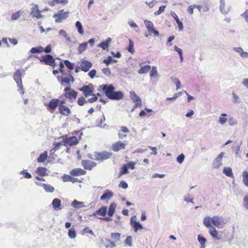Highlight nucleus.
<instances>
[{
	"label": "nucleus",
	"instance_id": "8",
	"mask_svg": "<svg viewBox=\"0 0 248 248\" xmlns=\"http://www.w3.org/2000/svg\"><path fill=\"white\" fill-rule=\"evenodd\" d=\"M61 103L59 99L53 98L48 103H45V105L47 107V109L50 112H53L58 107Z\"/></svg>",
	"mask_w": 248,
	"mask_h": 248
},
{
	"label": "nucleus",
	"instance_id": "6",
	"mask_svg": "<svg viewBox=\"0 0 248 248\" xmlns=\"http://www.w3.org/2000/svg\"><path fill=\"white\" fill-rule=\"evenodd\" d=\"M14 79L19 88L20 91L22 92V94H24V88L22 81V73L20 69H17L14 74Z\"/></svg>",
	"mask_w": 248,
	"mask_h": 248
},
{
	"label": "nucleus",
	"instance_id": "15",
	"mask_svg": "<svg viewBox=\"0 0 248 248\" xmlns=\"http://www.w3.org/2000/svg\"><path fill=\"white\" fill-rule=\"evenodd\" d=\"M130 97L132 101L135 103L134 108H136L138 106H142L141 100L139 96L134 92H130Z\"/></svg>",
	"mask_w": 248,
	"mask_h": 248
},
{
	"label": "nucleus",
	"instance_id": "44",
	"mask_svg": "<svg viewBox=\"0 0 248 248\" xmlns=\"http://www.w3.org/2000/svg\"><path fill=\"white\" fill-rule=\"evenodd\" d=\"M54 145V148L52 149H51V154H52V153L53 154L56 151L58 150L60 148V147L63 145V143L62 141V142H58V143H55Z\"/></svg>",
	"mask_w": 248,
	"mask_h": 248
},
{
	"label": "nucleus",
	"instance_id": "63",
	"mask_svg": "<svg viewBox=\"0 0 248 248\" xmlns=\"http://www.w3.org/2000/svg\"><path fill=\"white\" fill-rule=\"evenodd\" d=\"M136 165V163L135 162H129L128 163H127V167L132 169V170H134L135 169V166Z\"/></svg>",
	"mask_w": 248,
	"mask_h": 248
},
{
	"label": "nucleus",
	"instance_id": "52",
	"mask_svg": "<svg viewBox=\"0 0 248 248\" xmlns=\"http://www.w3.org/2000/svg\"><path fill=\"white\" fill-rule=\"evenodd\" d=\"M20 174H22L24 177L26 178H31V174L27 171L26 170H24L21 171Z\"/></svg>",
	"mask_w": 248,
	"mask_h": 248
},
{
	"label": "nucleus",
	"instance_id": "26",
	"mask_svg": "<svg viewBox=\"0 0 248 248\" xmlns=\"http://www.w3.org/2000/svg\"><path fill=\"white\" fill-rule=\"evenodd\" d=\"M52 204L54 209H61V201L60 199L55 198L54 199L52 202Z\"/></svg>",
	"mask_w": 248,
	"mask_h": 248
},
{
	"label": "nucleus",
	"instance_id": "2",
	"mask_svg": "<svg viewBox=\"0 0 248 248\" xmlns=\"http://www.w3.org/2000/svg\"><path fill=\"white\" fill-rule=\"evenodd\" d=\"M203 223L207 228L212 227V224L218 228L222 227L223 224V219L222 217L215 216L213 217H206L203 219Z\"/></svg>",
	"mask_w": 248,
	"mask_h": 248
},
{
	"label": "nucleus",
	"instance_id": "43",
	"mask_svg": "<svg viewBox=\"0 0 248 248\" xmlns=\"http://www.w3.org/2000/svg\"><path fill=\"white\" fill-rule=\"evenodd\" d=\"M144 23L146 26V27L148 29V31H149L151 30H153V29L154 28V25L151 21L145 20L144 21Z\"/></svg>",
	"mask_w": 248,
	"mask_h": 248
},
{
	"label": "nucleus",
	"instance_id": "25",
	"mask_svg": "<svg viewBox=\"0 0 248 248\" xmlns=\"http://www.w3.org/2000/svg\"><path fill=\"white\" fill-rule=\"evenodd\" d=\"M111 39L110 38H108L106 41H103L100 43L99 46L101 47L103 49L106 50L108 47V44L110 43Z\"/></svg>",
	"mask_w": 248,
	"mask_h": 248
},
{
	"label": "nucleus",
	"instance_id": "3",
	"mask_svg": "<svg viewBox=\"0 0 248 248\" xmlns=\"http://www.w3.org/2000/svg\"><path fill=\"white\" fill-rule=\"evenodd\" d=\"M57 79L62 86L68 85L70 86L71 84L73 83L75 81L74 77L71 75V71L61 73V75L58 76Z\"/></svg>",
	"mask_w": 248,
	"mask_h": 248
},
{
	"label": "nucleus",
	"instance_id": "5",
	"mask_svg": "<svg viewBox=\"0 0 248 248\" xmlns=\"http://www.w3.org/2000/svg\"><path fill=\"white\" fill-rule=\"evenodd\" d=\"M62 139L63 145L66 147L74 146L78 143V140L76 136L69 138L67 136H62Z\"/></svg>",
	"mask_w": 248,
	"mask_h": 248
},
{
	"label": "nucleus",
	"instance_id": "16",
	"mask_svg": "<svg viewBox=\"0 0 248 248\" xmlns=\"http://www.w3.org/2000/svg\"><path fill=\"white\" fill-rule=\"evenodd\" d=\"M81 165L85 170H91L96 166V163L93 161L85 159L81 161Z\"/></svg>",
	"mask_w": 248,
	"mask_h": 248
},
{
	"label": "nucleus",
	"instance_id": "11",
	"mask_svg": "<svg viewBox=\"0 0 248 248\" xmlns=\"http://www.w3.org/2000/svg\"><path fill=\"white\" fill-rule=\"evenodd\" d=\"M79 90L82 92L86 97L93 95L94 92V87L93 85L90 83L88 85H84L82 88L79 89Z\"/></svg>",
	"mask_w": 248,
	"mask_h": 248
},
{
	"label": "nucleus",
	"instance_id": "12",
	"mask_svg": "<svg viewBox=\"0 0 248 248\" xmlns=\"http://www.w3.org/2000/svg\"><path fill=\"white\" fill-rule=\"evenodd\" d=\"M112 153L107 151H103L100 153H95V160L103 161L106 159H108L111 157Z\"/></svg>",
	"mask_w": 248,
	"mask_h": 248
},
{
	"label": "nucleus",
	"instance_id": "41",
	"mask_svg": "<svg viewBox=\"0 0 248 248\" xmlns=\"http://www.w3.org/2000/svg\"><path fill=\"white\" fill-rule=\"evenodd\" d=\"M111 237L115 242H118L121 239V234L120 233H111Z\"/></svg>",
	"mask_w": 248,
	"mask_h": 248
},
{
	"label": "nucleus",
	"instance_id": "14",
	"mask_svg": "<svg viewBox=\"0 0 248 248\" xmlns=\"http://www.w3.org/2000/svg\"><path fill=\"white\" fill-rule=\"evenodd\" d=\"M126 142H127L126 141H124L123 142L121 141H117L112 144L111 149L115 152H117L121 150L125 149Z\"/></svg>",
	"mask_w": 248,
	"mask_h": 248
},
{
	"label": "nucleus",
	"instance_id": "24",
	"mask_svg": "<svg viewBox=\"0 0 248 248\" xmlns=\"http://www.w3.org/2000/svg\"><path fill=\"white\" fill-rule=\"evenodd\" d=\"M153 112V110L150 108H145L144 110H142L140 111L139 113V116L140 117H143L144 116H149L151 115L150 113H151Z\"/></svg>",
	"mask_w": 248,
	"mask_h": 248
},
{
	"label": "nucleus",
	"instance_id": "18",
	"mask_svg": "<svg viewBox=\"0 0 248 248\" xmlns=\"http://www.w3.org/2000/svg\"><path fill=\"white\" fill-rule=\"evenodd\" d=\"M69 173L71 176H78L86 174V171L83 169L78 168L71 170Z\"/></svg>",
	"mask_w": 248,
	"mask_h": 248
},
{
	"label": "nucleus",
	"instance_id": "40",
	"mask_svg": "<svg viewBox=\"0 0 248 248\" xmlns=\"http://www.w3.org/2000/svg\"><path fill=\"white\" fill-rule=\"evenodd\" d=\"M87 42L81 43L78 47V51L79 53H82L87 48Z\"/></svg>",
	"mask_w": 248,
	"mask_h": 248
},
{
	"label": "nucleus",
	"instance_id": "1",
	"mask_svg": "<svg viewBox=\"0 0 248 248\" xmlns=\"http://www.w3.org/2000/svg\"><path fill=\"white\" fill-rule=\"evenodd\" d=\"M100 88L109 99L120 100L123 97V94L121 92H114V87L112 85H103Z\"/></svg>",
	"mask_w": 248,
	"mask_h": 248
},
{
	"label": "nucleus",
	"instance_id": "13",
	"mask_svg": "<svg viewBox=\"0 0 248 248\" xmlns=\"http://www.w3.org/2000/svg\"><path fill=\"white\" fill-rule=\"evenodd\" d=\"M69 14V12H63V10L59 11L57 14L53 15V17L55 18L56 22H61L63 20L68 17Z\"/></svg>",
	"mask_w": 248,
	"mask_h": 248
},
{
	"label": "nucleus",
	"instance_id": "39",
	"mask_svg": "<svg viewBox=\"0 0 248 248\" xmlns=\"http://www.w3.org/2000/svg\"><path fill=\"white\" fill-rule=\"evenodd\" d=\"M76 26L77 28L78 33L83 35L84 33V30L81 23L78 21H77L76 23Z\"/></svg>",
	"mask_w": 248,
	"mask_h": 248
},
{
	"label": "nucleus",
	"instance_id": "33",
	"mask_svg": "<svg viewBox=\"0 0 248 248\" xmlns=\"http://www.w3.org/2000/svg\"><path fill=\"white\" fill-rule=\"evenodd\" d=\"M223 173L228 177H233V173L232 172V170L231 168L229 167H225L223 170Z\"/></svg>",
	"mask_w": 248,
	"mask_h": 248
},
{
	"label": "nucleus",
	"instance_id": "51",
	"mask_svg": "<svg viewBox=\"0 0 248 248\" xmlns=\"http://www.w3.org/2000/svg\"><path fill=\"white\" fill-rule=\"evenodd\" d=\"M174 49L175 51L177 52L180 56L181 61L182 62L183 60V58L182 56V50L177 47L176 46H175L174 47Z\"/></svg>",
	"mask_w": 248,
	"mask_h": 248
},
{
	"label": "nucleus",
	"instance_id": "28",
	"mask_svg": "<svg viewBox=\"0 0 248 248\" xmlns=\"http://www.w3.org/2000/svg\"><path fill=\"white\" fill-rule=\"evenodd\" d=\"M31 14L33 15V16L37 18H40L42 17L41 11L38 9L37 6L32 9Z\"/></svg>",
	"mask_w": 248,
	"mask_h": 248
},
{
	"label": "nucleus",
	"instance_id": "21",
	"mask_svg": "<svg viewBox=\"0 0 248 248\" xmlns=\"http://www.w3.org/2000/svg\"><path fill=\"white\" fill-rule=\"evenodd\" d=\"M130 224L135 232H137L139 229H142L143 228L142 226L140 223L139 222L134 220L133 217L131 218Z\"/></svg>",
	"mask_w": 248,
	"mask_h": 248
},
{
	"label": "nucleus",
	"instance_id": "32",
	"mask_svg": "<svg viewBox=\"0 0 248 248\" xmlns=\"http://www.w3.org/2000/svg\"><path fill=\"white\" fill-rule=\"evenodd\" d=\"M209 233L213 238H217V239H219V237H218V232L215 228L212 227L211 229L209 231Z\"/></svg>",
	"mask_w": 248,
	"mask_h": 248
},
{
	"label": "nucleus",
	"instance_id": "22",
	"mask_svg": "<svg viewBox=\"0 0 248 248\" xmlns=\"http://www.w3.org/2000/svg\"><path fill=\"white\" fill-rule=\"evenodd\" d=\"M113 196V193L108 190L105 191L104 193L100 197L101 201L109 200L111 199Z\"/></svg>",
	"mask_w": 248,
	"mask_h": 248
},
{
	"label": "nucleus",
	"instance_id": "20",
	"mask_svg": "<svg viewBox=\"0 0 248 248\" xmlns=\"http://www.w3.org/2000/svg\"><path fill=\"white\" fill-rule=\"evenodd\" d=\"M92 66V63L87 61H82L80 64L81 70L84 72H87Z\"/></svg>",
	"mask_w": 248,
	"mask_h": 248
},
{
	"label": "nucleus",
	"instance_id": "53",
	"mask_svg": "<svg viewBox=\"0 0 248 248\" xmlns=\"http://www.w3.org/2000/svg\"><path fill=\"white\" fill-rule=\"evenodd\" d=\"M165 7H166L165 5L160 6L158 10L155 12V15H159L160 14H161L162 12H163L164 11Z\"/></svg>",
	"mask_w": 248,
	"mask_h": 248
},
{
	"label": "nucleus",
	"instance_id": "64",
	"mask_svg": "<svg viewBox=\"0 0 248 248\" xmlns=\"http://www.w3.org/2000/svg\"><path fill=\"white\" fill-rule=\"evenodd\" d=\"M103 73L107 76H109L110 70L108 68H104L102 69Z\"/></svg>",
	"mask_w": 248,
	"mask_h": 248
},
{
	"label": "nucleus",
	"instance_id": "7",
	"mask_svg": "<svg viewBox=\"0 0 248 248\" xmlns=\"http://www.w3.org/2000/svg\"><path fill=\"white\" fill-rule=\"evenodd\" d=\"M65 101L62 100L59 106L58 110L59 113L62 115L68 116L71 114L70 109L66 105Z\"/></svg>",
	"mask_w": 248,
	"mask_h": 248
},
{
	"label": "nucleus",
	"instance_id": "19",
	"mask_svg": "<svg viewBox=\"0 0 248 248\" xmlns=\"http://www.w3.org/2000/svg\"><path fill=\"white\" fill-rule=\"evenodd\" d=\"M130 133V130L125 126L121 127V129L118 133L119 138L120 139H124L127 137L128 134Z\"/></svg>",
	"mask_w": 248,
	"mask_h": 248
},
{
	"label": "nucleus",
	"instance_id": "27",
	"mask_svg": "<svg viewBox=\"0 0 248 248\" xmlns=\"http://www.w3.org/2000/svg\"><path fill=\"white\" fill-rule=\"evenodd\" d=\"M46 169L45 167H38L36 170V173L41 176L47 175Z\"/></svg>",
	"mask_w": 248,
	"mask_h": 248
},
{
	"label": "nucleus",
	"instance_id": "50",
	"mask_svg": "<svg viewBox=\"0 0 248 248\" xmlns=\"http://www.w3.org/2000/svg\"><path fill=\"white\" fill-rule=\"evenodd\" d=\"M21 16V13L19 11L16 12V13H14L12 16L11 19L13 20H17L18 18H19V17Z\"/></svg>",
	"mask_w": 248,
	"mask_h": 248
},
{
	"label": "nucleus",
	"instance_id": "29",
	"mask_svg": "<svg viewBox=\"0 0 248 248\" xmlns=\"http://www.w3.org/2000/svg\"><path fill=\"white\" fill-rule=\"evenodd\" d=\"M68 2V0H52L49 2V4L51 6H54L56 4L62 3V4H66Z\"/></svg>",
	"mask_w": 248,
	"mask_h": 248
},
{
	"label": "nucleus",
	"instance_id": "30",
	"mask_svg": "<svg viewBox=\"0 0 248 248\" xmlns=\"http://www.w3.org/2000/svg\"><path fill=\"white\" fill-rule=\"evenodd\" d=\"M47 157V152L46 151L44 152L43 153L41 154L40 156L37 158V161L39 163L44 162Z\"/></svg>",
	"mask_w": 248,
	"mask_h": 248
},
{
	"label": "nucleus",
	"instance_id": "35",
	"mask_svg": "<svg viewBox=\"0 0 248 248\" xmlns=\"http://www.w3.org/2000/svg\"><path fill=\"white\" fill-rule=\"evenodd\" d=\"M30 51L31 53H41L44 51V48L41 46L34 47L31 48Z\"/></svg>",
	"mask_w": 248,
	"mask_h": 248
},
{
	"label": "nucleus",
	"instance_id": "36",
	"mask_svg": "<svg viewBox=\"0 0 248 248\" xmlns=\"http://www.w3.org/2000/svg\"><path fill=\"white\" fill-rule=\"evenodd\" d=\"M83 203L74 200L72 202V206L75 208H79L83 206Z\"/></svg>",
	"mask_w": 248,
	"mask_h": 248
},
{
	"label": "nucleus",
	"instance_id": "10",
	"mask_svg": "<svg viewBox=\"0 0 248 248\" xmlns=\"http://www.w3.org/2000/svg\"><path fill=\"white\" fill-rule=\"evenodd\" d=\"M107 212V207L106 206H102L100 207L98 210H96L95 212L93 213V215H100L103 217L100 218V219L105 221H110L112 220V218L109 217H106Z\"/></svg>",
	"mask_w": 248,
	"mask_h": 248
},
{
	"label": "nucleus",
	"instance_id": "61",
	"mask_svg": "<svg viewBox=\"0 0 248 248\" xmlns=\"http://www.w3.org/2000/svg\"><path fill=\"white\" fill-rule=\"evenodd\" d=\"M119 186L120 187H122V188H123L124 189H126L128 187L127 184L124 181H121L120 183Z\"/></svg>",
	"mask_w": 248,
	"mask_h": 248
},
{
	"label": "nucleus",
	"instance_id": "38",
	"mask_svg": "<svg viewBox=\"0 0 248 248\" xmlns=\"http://www.w3.org/2000/svg\"><path fill=\"white\" fill-rule=\"evenodd\" d=\"M243 180L244 185L248 187V172L244 171L242 174Z\"/></svg>",
	"mask_w": 248,
	"mask_h": 248
},
{
	"label": "nucleus",
	"instance_id": "37",
	"mask_svg": "<svg viewBox=\"0 0 248 248\" xmlns=\"http://www.w3.org/2000/svg\"><path fill=\"white\" fill-rule=\"evenodd\" d=\"M63 62L66 65V66L67 67V68L69 69L68 71H71L73 70L74 68V63L71 62L68 60H64Z\"/></svg>",
	"mask_w": 248,
	"mask_h": 248
},
{
	"label": "nucleus",
	"instance_id": "60",
	"mask_svg": "<svg viewBox=\"0 0 248 248\" xmlns=\"http://www.w3.org/2000/svg\"><path fill=\"white\" fill-rule=\"evenodd\" d=\"M244 202V206L247 209H248V195H246L243 200Z\"/></svg>",
	"mask_w": 248,
	"mask_h": 248
},
{
	"label": "nucleus",
	"instance_id": "47",
	"mask_svg": "<svg viewBox=\"0 0 248 248\" xmlns=\"http://www.w3.org/2000/svg\"><path fill=\"white\" fill-rule=\"evenodd\" d=\"M127 50L130 53H133L134 52V43L132 40H129V44Z\"/></svg>",
	"mask_w": 248,
	"mask_h": 248
},
{
	"label": "nucleus",
	"instance_id": "58",
	"mask_svg": "<svg viewBox=\"0 0 248 248\" xmlns=\"http://www.w3.org/2000/svg\"><path fill=\"white\" fill-rule=\"evenodd\" d=\"M185 158V155L183 154H181L177 157V161L179 163H182Z\"/></svg>",
	"mask_w": 248,
	"mask_h": 248
},
{
	"label": "nucleus",
	"instance_id": "57",
	"mask_svg": "<svg viewBox=\"0 0 248 248\" xmlns=\"http://www.w3.org/2000/svg\"><path fill=\"white\" fill-rule=\"evenodd\" d=\"M145 3L150 8H153L157 3V1L155 0H152L151 2H145Z\"/></svg>",
	"mask_w": 248,
	"mask_h": 248
},
{
	"label": "nucleus",
	"instance_id": "46",
	"mask_svg": "<svg viewBox=\"0 0 248 248\" xmlns=\"http://www.w3.org/2000/svg\"><path fill=\"white\" fill-rule=\"evenodd\" d=\"M86 103H87V102L83 96L79 97L77 101L78 104L80 106H83Z\"/></svg>",
	"mask_w": 248,
	"mask_h": 248
},
{
	"label": "nucleus",
	"instance_id": "23",
	"mask_svg": "<svg viewBox=\"0 0 248 248\" xmlns=\"http://www.w3.org/2000/svg\"><path fill=\"white\" fill-rule=\"evenodd\" d=\"M116 206L117 205L115 202L111 203L109 206L108 211V216L109 217H111L114 214Z\"/></svg>",
	"mask_w": 248,
	"mask_h": 248
},
{
	"label": "nucleus",
	"instance_id": "62",
	"mask_svg": "<svg viewBox=\"0 0 248 248\" xmlns=\"http://www.w3.org/2000/svg\"><path fill=\"white\" fill-rule=\"evenodd\" d=\"M96 73V70L94 69H93L89 72L88 75L91 78H93L94 77Z\"/></svg>",
	"mask_w": 248,
	"mask_h": 248
},
{
	"label": "nucleus",
	"instance_id": "4",
	"mask_svg": "<svg viewBox=\"0 0 248 248\" xmlns=\"http://www.w3.org/2000/svg\"><path fill=\"white\" fill-rule=\"evenodd\" d=\"M64 93L62 94L66 99L70 103L74 102L77 98L78 93L72 89L70 86L66 87L64 89Z\"/></svg>",
	"mask_w": 248,
	"mask_h": 248
},
{
	"label": "nucleus",
	"instance_id": "55",
	"mask_svg": "<svg viewBox=\"0 0 248 248\" xmlns=\"http://www.w3.org/2000/svg\"><path fill=\"white\" fill-rule=\"evenodd\" d=\"M62 181L64 182H69L71 180V176L69 175L64 174L62 177Z\"/></svg>",
	"mask_w": 248,
	"mask_h": 248
},
{
	"label": "nucleus",
	"instance_id": "48",
	"mask_svg": "<svg viewBox=\"0 0 248 248\" xmlns=\"http://www.w3.org/2000/svg\"><path fill=\"white\" fill-rule=\"evenodd\" d=\"M128 171L127 170V166L124 165L121 169V170L119 172V177L123 175V174L128 173Z\"/></svg>",
	"mask_w": 248,
	"mask_h": 248
},
{
	"label": "nucleus",
	"instance_id": "54",
	"mask_svg": "<svg viewBox=\"0 0 248 248\" xmlns=\"http://www.w3.org/2000/svg\"><path fill=\"white\" fill-rule=\"evenodd\" d=\"M198 240H199V242L200 243V244H201V245L202 246V247H203L202 248H204V244L206 242L205 238H204L203 237L199 236H198Z\"/></svg>",
	"mask_w": 248,
	"mask_h": 248
},
{
	"label": "nucleus",
	"instance_id": "17",
	"mask_svg": "<svg viewBox=\"0 0 248 248\" xmlns=\"http://www.w3.org/2000/svg\"><path fill=\"white\" fill-rule=\"evenodd\" d=\"M224 153L223 152L220 153L217 157H216L213 162V167L214 169H217L222 165V159Z\"/></svg>",
	"mask_w": 248,
	"mask_h": 248
},
{
	"label": "nucleus",
	"instance_id": "56",
	"mask_svg": "<svg viewBox=\"0 0 248 248\" xmlns=\"http://www.w3.org/2000/svg\"><path fill=\"white\" fill-rule=\"evenodd\" d=\"M92 96H93V97L92 98L88 99V100L87 101V103L89 102L92 103L97 101V97L96 96V95L93 93V95H92Z\"/></svg>",
	"mask_w": 248,
	"mask_h": 248
},
{
	"label": "nucleus",
	"instance_id": "31",
	"mask_svg": "<svg viewBox=\"0 0 248 248\" xmlns=\"http://www.w3.org/2000/svg\"><path fill=\"white\" fill-rule=\"evenodd\" d=\"M151 69V66L149 65H146L141 67L139 70V73L140 74H146Z\"/></svg>",
	"mask_w": 248,
	"mask_h": 248
},
{
	"label": "nucleus",
	"instance_id": "42",
	"mask_svg": "<svg viewBox=\"0 0 248 248\" xmlns=\"http://www.w3.org/2000/svg\"><path fill=\"white\" fill-rule=\"evenodd\" d=\"M117 62V61L114 59H113L111 56H108L107 59H105L103 61V62L105 63L107 65H108L110 63H116Z\"/></svg>",
	"mask_w": 248,
	"mask_h": 248
},
{
	"label": "nucleus",
	"instance_id": "59",
	"mask_svg": "<svg viewBox=\"0 0 248 248\" xmlns=\"http://www.w3.org/2000/svg\"><path fill=\"white\" fill-rule=\"evenodd\" d=\"M125 243L126 244L129 246H132V237L130 236H128L126 237L125 240Z\"/></svg>",
	"mask_w": 248,
	"mask_h": 248
},
{
	"label": "nucleus",
	"instance_id": "9",
	"mask_svg": "<svg viewBox=\"0 0 248 248\" xmlns=\"http://www.w3.org/2000/svg\"><path fill=\"white\" fill-rule=\"evenodd\" d=\"M40 61L46 65L54 66L55 65V61L53 57L49 54H46L38 58Z\"/></svg>",
	"mask_w": 248,
	"mask_h": 248
},
{
	"label": "nucleus",
	"instance_id": "45",
	"mask_svg": "<svg viewBox=\"0 0 248 248\" xmlns=\"http://www.w3.org/2000/svg\"><path fill=\"white\" fill-rule=\"evenodd\" d=\"M68 236L72 239H74L76 236V232L74 228L70 229L68 232Z\"/></svg>",
	"mask_w": 248,
	"mask_h": 248
},
{
	"label": "nucleus",
	"instance_id": "49",
	"mask_svg": "<svg viewBox=\"0 0 248 248\" xmlns=\"http://www.w3.org/2000/svg\"><path fill=\"white\" fill-rule=\"evenodd\" d=\"M157 75V71L155 66H153L150 71V76L151 77H156Z\"/></svg>",
	"mask_w": 248,
	"mask_h": 248
},
{
	"label": "nucleus",
	"instance_id": "34",
	"mask_svg": "<svg viewBox=\"0 0 248 248\" xmlns=\"http://www.w3.org/2000/svg\"><path fill=\"white\" fill-rule=\"evenodd\" d=\"M42 186L45 191L47 192H53L54 190V188L50 185L43 184Z\"/></svg>",
	"mask_w": 248,
	"mask_h": 248
}]
</instances>
